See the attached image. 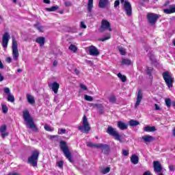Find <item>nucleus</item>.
Wrapping results in <instances>:
<instances>
[{"instance_id": "f704fd0d", "label": "nucleus", "mask_w": 175, "mask_h": 175, "mask_svg": "<svg viewBox=\"0 0 175 175\" xmlns=\"http://www.w3.org/2000/svg\"><path fill=\"white\" fill-rule=\"evenodd\" d=\"M1 107H2L3 113L4 114H6V113H8V106H6V105L2 103V104H1Z\"/></svg>"}, {"instance_id": "a211bd4d", "label": "nucleus", "mask_w": 175, "mask_h": 175, "mask_svg": "<svg viewBox=\"0 0 175 175\" xmlns=\"http://www.w3.org/2000/svg\"><path fill=\"white\" fill-rule=\"evenodd\" d=\"M118 128L120 129V131H126V129H128V124L126 122H124L122 121L118 122Z\"/></svg>"}, {"instance_id": "9d476101", "label": "nucleus", "mask_w": 175, "mask_h": 175, "mask_svg": "<svg viewBox=\"0 0 175 175\" xmlns=\"http://www.w3.org/2000/svg\"><path fill=\"white\" fill-rule=\"evenodd\" d=\"M123 8L127 16H132V5L128 1H124Z\"/></svg>"}, {"instance_id": "4468645a", "label": "nucleus", "mask_w": 175, "mask_h": 175, "mask_svg": "<svg viewBox=\"0 0 175 175\" xmlns=\"http://www.w3.org/2000/svg\"><path fill=\"white\" fill-rule=\"evenodd\" d=\"M142 99H143V92L142 91V90L139 89L137 93V101L134 106L135 109H137V107H139V106L140 105V103H142Z\"/></svg>"}, {"instance_id": "f3484780", "label": "nucleus", "mask_w": 175, "mask_h": 175, "mask_svg": "<svg viewBox=\"0 0 175 175\" xmlns=\"http://www.w3.org/2000/svg\"><path fill=\"white\" fill-rule=\"evenodd\" d=\"M49 87L51 88L54 94H58V90H59V84L57 82H53L49 85Z\"/></svg>"}, {"instance_id": "c03bdc74", "label": "nucleus", "mask_w": 175, "mask_h": 175, "mask_svg": "<svg viewBox=\"0 0 175 175\" xmlns=\"http://www.w3.org/2000/svg\"><path fill=\"white\" fill-rule=\"evenodd\" d=\"M66 133V129H60L58 131V135H64Z\"/></svg>"}, {"instance_id": "ddd939ff", "label": "nucleus", "mask_w": 175, "mask_h": 175, "mask_svg": "<svg viewBox=\"0 0 175 175\" xmlns=\"http://www.w3.org/2000/svg\"><path fill=\"white\" fill-rule=\"evenodd\" d=\"M3 91L5 94L8 95L7 100L8 102H11V103H14L15 98H14V96H13L12 93H10V89L9 88H4Z\"/></svg>"}, {"instance_id": "1a4fd4ad", "label": "nucleus", "mask_w": 175, "mask_h": 175, "mask_svg": "<svg viewBox=\"0 0 175 175\" xmlns=\"http://www.w3.org/2000/svg\"><path fill=\"white\" fill-rule=\"evenodd\" d=\"M111 32L113 29H111V26L110 25V23L107 21V20H103L101 21V26L100 27V32H105V31L107 30Z\"/></svg>"}, {"instance_id": "49530a36", "label": "nucleus", "mask_w": 175, "mask_h": 175, "mask_svg": "<svg viewBox=\"0 0 175 175\" xmlns=\"http://www.w3.org/2000/svg\"><path fill=\"white\" fill-rule=\"evenodd\" d=\"M103 146V144H94V147L95 148H100V149H102Z\"/></svg>"}, {"instance_id": "37998d69", "label": "nucleus", "mask_w": 175, "mask_h": 175, "mask_svg": "<svg viewBox=\"0 0 175 175\" xmlns=\"http://www.w3.org/2000/svg\"><path fill=\"white\" fill-rule=\"evenodd\" d=\"M118 50L121 54V55H125V49L122 46H120L118 48Z\"/></svg>"}, {"instance_id": "7c9ffc66", "label": "nucleus", "mask_w": 175, "mask_h": 175, "mask_svg": "<svg viewBox=\"0 0 175 175\" xmlns=\"http://www.w3.org/2000/svg\"><path fill=\"white\" fill-rule=\"evenodd\" d=\"M118 77L120 79L122 83H125L126 81V77L125 75H122L120 72L118 74Z\"/></svg>"}, {"instance_id": "cd10ccee", "label": "nucleus", "mask_w": 175, "mask_h": 175, "mask_svg": "<svg viewBox=\"0 0 175 175\" xmlns=\"http://www.w3.org/2000/svg\"><path fill=\"white\" fill-rule=\"evenodd\" d=\"M129 124L130 126H137V125H139L140 124V122H139V121H137V120H131L129 122Z\"/></svg>"}, {"instance_id": "412c9836", "label": "nucleus", "mask_w": 175, "mask_h": 175, "mask_svg": "<svg viewBox=\"0 0 175 175\" xmlns=\"http://www.w3.org/2000/svg\"><path fill=\"white\" fill-rule=\"evenodd\" d=\"M131 162L133 163V165H137L139 163V157L136 154H133L131 157Z\"/></svg>"}, {"instance_id": "3c124183", "label": "nucleus", "mask_w": 175, "mask_h": 175, "mask_svg": "<svg viewBox=\"0 0 175 175\" xmlns=\"http://www.w3.org/2000/svg\"><path fill=\"white\" fill-rule=\"evenodd\" d=\"M80 27L85 29V28H87V25H85V23H84V22H81V25H80Z\"/></svg>"}, {"instance_id": "09e8293b", "label": "nucleus", "mask_w": 175, "mask_h": 175, "mask_svg": "<svg viewBox=\"0 0 175 175\" xmlns=\"http://www.w3.org/2000/svg\"><path fill=\"white\" fill-rule=\"evenodd\" d=\"M64 5L66 8H69L70 6H72V2L70 1H64Z\"/></svg>"}, {"instance_id": "4d7b16f0", "label": "nucleus", "mask_w": 175, "mask_h": 175, "mask_svg": "<svg viewBox=\"0 0 175 175\" xmlns=\"http://www.w3.org/2000/svg\"><path fill=\"white\" fill-rule=\"evenodd\" d=\"M155 110H161V107L157 104H154Z\"/></svg>"}, {"instance_id": "a18cd8bd", "label": "nucleus", "mask_w": 175, "mask_h": 175, "mask_svg": "<svg viewBox=\"0 0 175 175\" xmlns=\"http://www.w3.org/2000/svg\"><path fill=\"white\" fill-rule=\"evenodd\" d=\"M109 172H110V167H107L105 169L103 170L102 173H103V174H107V173H109Z\"/></svg>"}, {"instance_id": "774afa93", "label": "nucleus", "mask_w": 175, "mask_h": 175, "mask_svg": "<svg viewBox=\"0 0 175 175\" xmlns=\"http://www.w3.org/2000/svg\"><path fill=\"white\" fill-rule=\"evenodd\" d=\"M173 135H174V136H175V129L173 131Z\"/></svg>"}, {"instance_id": "9b49d317", "label": "nucleus", "mask_w": 175, "mask_h": 175, "mask_svg": "<svg viewBox=\"0 0 175 175\" xmlns=\"http://www.w3.org/2000/svg\"><path fill=\"white\" fill-rule=\"evenodd\" d=\"M88 49L90 55H92L93 57H98V55L100 54L99 50H98V49L94 45L89 46Z\"/></svg>"}, {"instance_id": "f257e3e1", "label": "nucleus", "mask_w": 175, "mask_h": 175, "mask_svg": "<svg viewBox=\"0 0 175 175\" xmlns=\"http://www.w3.org/2000/svg\"><path fill=\"white\" fill-rule=\"evenodd\" d=\"M23 118L26 125H28L30 129H32L33 132H38V127L36 126V124H35L31 115H29V111H28V110L23 111Z\"/></svg>"}, {"instance_id": "13d9d810", "label": "nucleus", "mask_w": 175, "mask_h": 175, "mask_svg": "<svg viewBox=\"0 0 175 175\" xmlns=\"http://www.w3.org/2000/svg\"><path fill=\"white\" fill-rule=\"evenodd\" d=\"M169 169L170 172H174V167H173V165H170Z\"/></svg>"}, {"instance_id": "de8ad7c7", "label": "nucleus", "mask_w": 175, "mask_h": 175, "mask_svg": "<svg viewBox=\"0 0 175 175\" xmlns=\"http://www.w3.org/2000/svg\"><path fill=\"white\" fill-rule=\"evenodd\" d=\"M57 165L60 168L62 169L63 166H64V161H60L59 162L57 163Z\"/></svg>"}, {"instance_id": "473e14b6", "label": "nucleus", "mask_w": 175, "mask_h": 175, "mask_svg": "<svg viewBox=\"0 0 175 175\" xmlns=\"http://www.w3.org/2000/svg\"><path fill=\"white\" fill-rule=\"evenodd\" d=\"M109 100L111 103H116V102L117 101V98H116V96L111 95L109 98Z\"/></svg>"}, {"instance_id": "603ef678", "label": "nucleus", "mask_w": 175, "mask_h": 175, "mask_svg": "<svg viewBox=\"0 0 175 175\" xmlns=\"http://www.w3.org/2000/svg\"><path fill=\"white\" fill-rule=\"evenodd\" d=\"M6 136H9V133L8 132H4V133H1V137H3V139H5V137H6Z\"/></svg>"}, {"instance_id": "39448f33", "label": "nucleus", "mask_w": 175, "mask_h": 175, "mask_svg": "<svg viewBox=\"0 0 175 175\" xmlns=\"http://www.w3.org/2000/svg\"><path fill=\"white\" fill-rule=\"evenodd\" d=\"M38 159H39V152L38 150H33L31 155L28 158L27 162L33 167L38 166Z\"/></svg>"}, {"instance_id": "680f3d73", "label": "nucleus", "mask_w": 175, "mask_h": 175, "mask_svg": "<svg viewBox=\"0 0 175 175\" xmlns=\"http://www.w3.org/2000/svg\"><path fill=\"white\" fill-rule=\"evenodd\" d=\"M4 66L3 64H2V62L0 60V69H3Z\"/></svg>"}, {"instance_id": "4be33fe9", "label": "nucleus", "mask_w": 175, "mask_h": 175, "mask_svg": "<svg viewBox=\"0 0 175 175\" xmlns=\"http://www.w3.org/2000/svg\"><path fill=\"white\" fill-rule=\"evenodd\" d=\"M36 43L40 44V46H44L46 43V39L44 37H38L36 39Z\"/></svg>"}, {"instance_id": "5701e85b", "label": "nucleus", "mask_w": 175, "mask_h": 175, "mask_svg": "<svg viewBox=\"0 0 175 175\" xmlns=\"http://www.w3.org/2000/svg\"><path fill=\"white\" fill-rule=\"evenodd\" d=\"M144 132H155V131H157V129L154 126H146L144 127Z\"/></svg>"}, {"instance_id": "c85d7f7f", "label": "nucleus", "mask_w": 175, "mask_h": 175, "mask_svg": "<svg viewBox=\"0 0 175 175\" xmlns=\"http://www.w3.org/2000/svg\"><path fill=\"white\" fill-rule=\"evenodd\" d=\"M68 49L70 51H72V53H77L78 48L77 46H76V45L72 44L68 47Z\"/></svg>"}, {"instance_id": "5fc2aeb1", "label": "nucleus", "mask_w": 175, "mask_h": 175, "mask_svg": "<svg viewBox=\"0 0 175 175\" xmlns=\"http://www.w3.org/2000/svg\"><path fill=\"white\" fill-rule=\"evenodd\" d=\"M5 61H6V62H8V64H10V62H12V57H8L6 58Z\"/></svg>"}, {"instance_id": "ea45409f", "label": "nucleus", "mask_w": 175, "mask_h": 175, "mask_svg": "<svg viewBox=\"0 0 175 175\" xmlns=\"http://www.w3.org/2000/svg\"><path fill=\"white\" fill-rule=\"evenodd\" d=\"M89 106L91 107L92 106L93 107H97V109H100L102 107L101 104H94V103H90Z\"/></svg>"}, {"instance_id": "aec40b11", "label": "nucleus", "mask_w": 175, "mask_h": 175, "mask_svg": "<svg viewBox=\"0 0 175 175\" xmlns=\"http://www.w3.org/2000/svg\"><path fill=\"white\" fill-rule=\"evenodd\" d=\"M109 3V0H100L98 3V6L101 9H104L106 6H107V4Z\"/></svg>"}, {"instance_id": "6e6552de", "label": "nucleus", "mask_w": 175, "mask_h": 175, "mask_svg": "<svg viewBox=\"0 0 175 175\" xmlns=\"http://www.w3.org/2000/svg\"><path fill=\"white\" fill-rule=\"evenodd\" d=\"M148 21L150 25H155L158 18L161 17V15L154 13H148L146 16Z\"/></svg>"}, {"instance_id": "79ce46f5", "label": "nucleus", "mask_w": 175, "mask_h": 175, "mask_svg": "<svg viewBox=\"0 0 175 175\" xmlns=\"http://www.w3.org/2000/svg\"><path fill=\"white\" fill-rule=\"evenodd\" d=\"M124 0H120V3H124ZM120 5V1L119 0H116L114 2V8H117V6Z\"/></svg>"}, {"instance_id": "2eb2a0df", "label": "nucleus", "mask_w": 175, "mask_h": 175, "mask_svg": "<svg viewBox=\"0 0 175 175\" xmlns=\"http://www.w3.org/2000/svg\"><path fill=\"white\" fill-rule=\"evenodd\" d=\"M153 165L154 171L155 172V173H161V172H162V165H161V163H159V161H154Z\"/></svg>"}, {"instance_id": "72a5a7b5", "label": "nucleus", "mask_w": 175, "mask_h": 175, "mask_svg": "<svg viewBox=\"0 0 175 175\" xmlns=\"http://www.w3.org/2000/svg\"><path fill=\"white\" fill-rule=\"evenodd\" d=\"M35 28H36V29H38V31L40 32H43V27L42 25H40V24L37 23L36 25H34Z\"/></svg>"}, {"instance_id": "0eeeda50", "label": "nucleus", "mask_w": 175, "mask_h": 175, "mask_svg": "<svg viewBox=\"0 0 175 175\" xmlns=\"http://www.w3.org/2000/svg\"><path fill=\"white\" fill-rule=\"evenodd\" d=\"M12 57L14 61H18V55H20V53H18V48L17 44V41L16 40V38L14 37L12 38Z\"/></svg>"}, {"instance_id": "20e7f679", "label": "nucleus", "mask_w": 175, "mask_h": 175, "mask_svg": "<svg viewBox=\"0 0 175 175\" xmlns=\"http://www.w3.org/2000/svg\"><path fill=\"white\" fill-rule=\"evenodd\" d=\"M78 129L83 133H88V132H90L91 130V126L90 125V122H88V119L85 115L83 117L82 125L79 126Z\"/></svg>"}, {"instance_id": "b1692460", "label": "nucleus", "mask_w": 175, "mask_h": 175, "mask_svg": "<svg viewBox=\"0 0 175 175\" xmlns=\"http://www.w3.org/2000/svg\"><path fill=\"white\" fill-rule=\"evenodd\" d=\"M101 150L104 151V154H109L110 152V147L107 144H103Z\"/></svg>"}, {"instance_id": "6e6d98bb", "label": "nucleus", "mask_w": 175, "mask_h": 175, "mask_svg": "<svg viewBox=\"0 0 175 175\" xmlns=\"http://www.w3.org/2000/svg\"><path fill=\"white\" fill-rule=\"evenodd\" d=\"M88 147H94V144H92L91 142H87Z\"/></svg>"}, {"instance_id": "6ab92c4d", "label": "nucleus", "mask_w": 175, "mask_h": 175, "mask_svg": "<svg viewBox=\"0 0 175 175\" xmlns=\"http://www.w3.org/2000/svg\"><path fill=\"white\" fill-rule=\"evenodd\" d=\"M142 139L144 143H151V142H154V137L147 135L142 136Z\"/></svg>"}, {"instance_id": "8fccbe9b", "label": "nucleus", "mask_w": 175, "mask_h": 175, "mask_svg": "<svg viewBox=\"0 0 175 175\" xmlns=\"http://www.w3.org/2000/svg\"><path fill=\"white\" fill-rule=\"evenodd\" d=\"M122 153L124 157H128V155H129V151L126 150H122Z\"/></svg>"}, {"instance_id": "0e129e2a", "label": "nucleus", "mask_w": 175, "mask_h": 175, "mask_svg": "<svg viewBox=\"0 0 175 175\" xmlns=\"http://www.w3.org/2000/svg\"><path fill=\"white\" fill-rule=\"evenodd\" d=\"M75 73H76V75H79L80 71H79V70H77V69H75Z\"/></svg>"}, {"instance_id": "c756f323", "label": "nucleus", "mask_w": 175, "mask_h": 175, "mask_svg": "<svg viewBox=\"0 0 175 175\" xmlns=\"http://www.w3.org/2000/svg\"><path fill=\"white\" fill-rule=\"evenodd\" d=\"M122 65H132V61L129 59H122Z\"/></svg>"}, {"instance_id": "2f4dec72", "label": "nucleus", "mask_w": 175, "mask_h": 175, "mask_svg": "<svg viewBox=\"0 0 175 175\" xmlns=\"http://www.w3.org/2000/svg\"><path fill=\"white\" fill-rule=\"evenodd\" d=\"M81 90H79V94H81L82 91H88V88H87V86H85V85L83 84V83H80L79 85Z\"/></svg>"}, {"instance_id": "393cba45", "label": "nucleus", "mask_w": 175, "mask_h": 175, "mask_svg": "<svg viewBox=\"0 0 175 175\" xmlns=\"http://www.w3.org/2000/svg\"><path fill=\"white\" fill-rule=\"evenodd\" d=\"M92 8H94V0H88V10L89 13L92 12Z\"/></svg>"}, {"instance_id": "bf43d9fd", "label": "nucleus", "mask_w": 175, "mask_h": 175, "mask_svg": "<svg viewBox=\"0 0 175 175\" xmlns=\"http://www.w3.org/2000/svg\"><path fill=\"white\" fill-rule=\"evenodd\" d=\"M5 80V77L2 76V74L0 72V81H3Z\"/></svg>"}, {"instance_id": "dca6fc26", "label": "nucleus", "mask_w": 175, "mask_h": 175, "mask_svg": "<svg viewBox=\"0 0 175 175\" xmlns=\"http://www.w3.org/2000/svg\"><path fill=\"white\" fill-rule=\"evenodd\" d=\"M163 10L165 14H172V13H175V4L170 5L168 8L163 9Z\"/></svg>"}, {"instance_id": "e2e57ef3", "label": "nucleus", "mask_w": 175, "mask_h": 175, "mask_svg": "<svg viewBox=\"0 0 175 175\" xmlns=\"http://www.w3.org/2000/svg\"><path fill=\"white\" fill-rule=\"evenodd\" d=\"M57 65H58V62H57V61H54L53 62V66H57Z\"/></svg>"}, {"instance_id": "e433bc0d", "label": "nucleus", "mask_w": 175, "mask_h": 175, "mask_svg": "<svg viewBox=\"0 0 175 175\" xmlns=\"http://www.w3.org/2000/svg\"><path fill=\"white\" fill-rule=\"evenodd\" d=\"M165 103L167 107H170V106H172V100H170V98H165Z\"/></svg>"}, {"instance_id": "69168bd1", "label": "nucleus", "mask_w": 175, "mask_h": 175, "mask_svg": "<svg viewBox=\"0 0 175 175\" xmlns=\"http://www.w3.org/2000/svg\"><path fill=\"white\" fill-rule=\"evenodd\" d=\"M21 72H23V70L21 68L17 70L18 73H21Z\"/></svg>"}, {"instance_id": "a19ab883", "label": "nucleus", "mask_w": 175, "mask_h": 175, "mask_svg": "<svg viewBox=\"0 0 175 175\" xmlns=\"http://www.w3.org/2000/svg\"><path fill=\"white\" fill-rule=\"evenodd\" d=\"M110 38H111V36H110V34H107V36L100 39V42H105V40H109V39H110Z\"/></svg>"}, {"instance_id": "423d86ee", "label": "nucleus", "mask_w": 175, "mask_h": 175, "mask_svg": "<svg viewBox=\"0 0 175 175\" xmlns=\"http://www.w3.org/2000/svg\"><path fill=\"white\" fill-rule=\"evenodd\" d=\"M107 133H108L110 136H113L115 138V140H118L120 143H122V139H121V135L116 129L113 128L111 126H109L107 129Z\"/></svg>"}, {"instance_id": "f8f14e48", "label": "nucleus", "mask_w": 175, "mask_h": 175, "mask_svg": "<svg viewBox=\"0 0 175 175\" xmlns=\"http://www.w3.org/2000/svg\"><path fill=\"white\" fill-rule=\"evenodd\" d=\"M10 39V35H9V33L5 32L3 35V38H2V46L3 49H8V44L9 43Z\"/></svg>"}, {"instance_id": "c9c22d12", "label": "nucleus", "mask_w": 175, "mask_h": 175, "mask_svg": "<svg viewBox=\"0 0 175 175\" xmlns=\"http://www.w3.org/2000/svg\"><path fill=\"white\" fill-rule=\"evenodd\" d=\"M85 100H88V102H92L94 98L91 96H88L87 94L84 95Z\"/></svg>"}, {"instance_id": "864d4df0", "label": "nucleus", "mask_w": 175, "mask_h": 175, "mask_svg": "<svg viewBox=\"0 0 175 175\" xmlns=\"http://www.w3.org/2000/svg\"><path fill=\"white\" fill-rule=\"evenodd\" d=\"M151 73H152V68H148V69H147V74L148 75H151Z\"/></svg>"}, {"instance_id": "052dcab7", "label": "nucleus", "mask_w": 175, "mask_h": 175, "mask_svg": "<svg viewBox=\"0 0 175 175\" xmlns=\"http://www.w3.org/2000/svg\"><path fill=\"white\" fill-rule=\"evenodd\" d=\"M44 3H46L48 5H50L51 1L50 0H43Z\"/></svg>"}, {"instance_id": "f03ea898", "label": "nucleus", "mask_w": 175, "mask_h": 175, "mask_svg": "<svg viewBox=\"0 0 175 175\" xmlns=\"http://www.w3.org/2000/svg\"><path fill=\"white\" fill-rule=\"evenodd\" d=\"M60 150L63 152V154L67 158V159L71 163H73V158L72 157V154L70 153V150H69V148L66 144V142L61 141L59 144Z\"/></svg>"}, {"instance_id": "4c0bfd02", "label": "nucleus", "mask_w": 175, "mask_h": 175, "mask_svg": "<svg viewBox=\"0 0 175 175\" xmlns=\"http://www.w3.org/2000/svg\"><path fill=\"white\" fill-rule=\"evenodd\" d=\"M44 128L45 131H47L48 132H53V131H54V129L51 128L49 124H45Z\"/></svg>"}, {"instance_id": "338daca9", "label": "nucleus", "mask_w": 175, "mask_h": 175, "mask_svg": "<svg viewBox=\"0 0 175 175\" xmlns=\"http://www.w3.org/2000/svg\"><path fill=\"white\" fill-rule=\"evenodd\" d=\"M59 13L60 14H64V10H60V11H59Z\"/></svg>"}, {"instance_id": "a878e982", "label": "nucleus", "mask_w": 175, "mask_h": 175, "mask_svg": "<svg viewBox=\"0 0 175 175\" xmlns=\"http://www.w3.org/2000/svg\"><path fill=\"white\" fill-rule=\"evenodd\" d=\"M58 9H59V7L58 5H55L51 8H45V10L46 12H55L56 10H58Z\"/></svg>"}, {"instance_id": "bb28decb", "label": "nucleus", "mask_w": 175, "mask_h": 175, "mask_svg": "<svg viewBox=\"0 0 175 175\" xmlns=\"http://www.w3.org/2000/svg\"><path fill=\"white\" fill-rule=\"evenodd\" d=\"M27 102H29L30 105H33V103H35V98H33V96L29 94H27Z\"/></svg>"}, {"instance_id": "7ed1b4c3", "label": "nucleus", "mask_w": 175, "mask_h": 175, "mask_svg": "<svg viewBox=\"0 0 175 175\" xmlns=\"http://www.w3.org/2000/svg\"><path fill=\"white\" fill-rule=\"evenodd\" d=\"M162 76L167 87L169 90H172V88H173V83H174V78H173L172 73L169 71H166L163 72Z\"/></svg>"}, {"instance_id": "58836bf2", "label": "nucleus", "mask_w": 175, "mask_h": 175, "mask_svg": "<svg viewBox=\"0 0 175 175\" xmlns=\"http://www.w3.org/2000/svg\"><path fill=\"white\" fill-rule=\"evenodd\" d=\"M8 131V127H6V125H3L0 127V132L1 133H4V132H6Z\"/></svg>"}]
</instances>
